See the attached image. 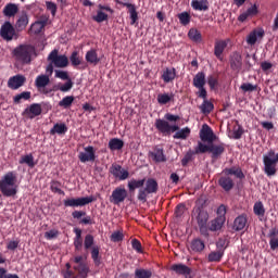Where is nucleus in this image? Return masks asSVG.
Masks as SVG:
<instances>
[{"label":"nucleus","instance_id":"nucleus-36","mask_svg":"<svg viewBox=\"0 0 278 278\" xmlns=\"http://www.w3.org/2000/svg\"><path fill=\"white\" fill-rule=\"evenodd\" d=\"M248 218L244 215H239L233 223L235 231H241L244 227H247Z\"/></svg>","mask_w":278,"mask_h":278},{"label":"nucleus","instance_id":"nucleus-32","mask_svg":"<svg viewBox=\"0 0 278 278\" xmlns=\"http://www.w3.org/2000/svg\"><path fill=\"white\" fill-rule=\"evenodd\" d=\"M18 13V5L14 3L5 4L3 8V15L7 17H14Z\"/></svg>","mask_w":278,"mask_h":278},{"label":"nucleus","instance_id":"nucleus-59","mask_svg":"<svg viewBox=\"0 0 278 278\" xmlns=\"http://www.w3.org/2000/svg\"><path fill=\"white\" fill-rule=\"evenodd\" d=\"M197 154L195 152L192 151H188L185 155L184 159L180 160V164L186 167L188 166V164L192 161V156Z\"/></svg>","mask_w":278,"mask_h":278},{"label":"nucleus","instance_id":"nucleus-48","mask_svg":"<svg viewBox=\"0 0 278 278\" xmlns=\"http://www.w3.org/2000/svg\"><path fill=\"white\" fill-rule=\"evenodd\" d=\"M70 61L72 63V66L78 67L81 64V62L84 61V59L81 56H79L78 51L75 50L72 52Z\"/></svg>","mask_w":278,"mask_h":278},{"label":"nucleus","instance_id":"nucleus-56","mask_svg":"<svg viewBox=\"0 0 278 278\" xmlns=\"http://www.w3.org/2000/svg\"><path fill=\"white\" fill-rule=\"evenodd\" d=\"M92 21L97 22L98 24H101L108 21V14L105 12L98 11L97 15L92 16Z\"/></svg>","mask_w":278,"mask_h":278},{"label":"nucleus","instance_id":"nucleus-43","mask_svg":"<svg viewBox=\"0 0 278 278\" xmlns=\"http://www.w3.org/2000/svg\"><path fill=\"white\" fill-rule=\"evenodd\" d=\"M253 212L258 217H265L266 210H265L264 203H262V201L255 202Z\"/></svg>","mask_w":278,"mask_h":278},{"label":"nucleus","instance_id":"nucleus-50","mask_svg":"<svg viewBox=\"0 0 278 278\" xmlns=\"http://www.w3.org/2000/svg\"><path fill=\"white\" fill-rule=\"evenodd\" d=\"M174 99V94L161 93L157 96V103L160 105H166Z\"/></svg>","mask_w":278,"mask_h":278},{"label":"nucleus","instance_id":"nucleus-52","mask_svg":"<svg viewBox=\"0 0 278 278\" xmlns=\"http://www.w3.org/2000/svg\"><path fill=\"white\" fill-rule=\"evenodd\" d=\"M62 184L58 180L50 181V190H52L53 193L62 194L64 195V191L61 190Z\"/></svg>","mask_w":278,"mask_h":278},{"label":"nucleus","instance_id":"nucleus-7","mask_svg":"<svg viewBox=\"0 0 278 278\" xmlns=\"http://www.w3.org/2000/svg\"><path fill=\"white\" fill-rule=\"evenodd\" d=\"M66 270L63 274V278H88L89 267L86 265V263H80V265H75L73 269L78 273L75 274L73 271L71 263L65 264Z\"/></svg>","mask_w":278,"mask_h":278},{"label":"nucleus","instance_id":"nucleus-24","mask_svg":"<svg viewBox=\"0 0 278 278\" xmlns=\"http://www.w3.org/2000/svg\"><path fill=\"white\" fill-rule=\"evenodd\" d=\"M269 238V247L271 251H278V228L273 227L267 236Z\"/></svg>","mask_w":278,"mask_h":278},{"label":"nucleus","instance_id":"nucleus-29","mask_svg":"<svg viewBox=\"0 0 278 278\" xmlns=\"http://www.w3.org/2000/svg\"><path fill=\"white\" fill-rule=\"evenodd\" d=\"M218 185L223 190L228 192L233 189L235 182L231 177L225 176L218 179Z\"/></svg>","mask_w":278,"mask_h":278},{"label":"nucleus","instance_id":"nucleus-46","mask_svg":"<svg viewBox=\"0 0 278 278\" xmlns=\"http://www.w3.org/2000/svg\"><path fill=\"white\" fill-rule=\"evenodd\" d=\"M225 174L226 175H235L238 179H241V180L244 179V177H245L240 167H238V168H236V167L226 168Z\"/></svg>","mask_w":278,"mask_h":278},{"label":"nucleus","instance_id":"nucleus-42","mask_svg":"<svg viewBox=\"0 0 278 278\" xmlns=\"http://www.w3.org/2000/svg\"><path fill=\"white\" fill-rule=\"evenodd\" d=\"M191 250L200 253L205 250V242L201 239H193L191 242Z\"/></svg>","mask_w":278,"mask_h":278},{"label":"nucleus","instance_id":"nucleus-22","mask_svg":"<svg viewBox=\"0 0 278 278\" xmlns=\"http://www.w3.org/2000/svg\"><path fill=\"white\" fill-rule=\"evenodd\" d=\"M265 36L264 29H254L250 35L247 36V43L251 47L255 46L257 40L263 39Z\"/></svg>","mask_w":278,"mask_h":278},{"label":"nucleus","instance_id":"nucleus-6","mask_svg":"<svg viewBox=\"0 0 278 278\" xmlns=\"http://www.w3.org/2000/svg\"><path fill=\"white\" fill-rule=\"evenodd\" d=\"M197 225L199 226L201 236L207 238L210 232H207V224L210 219L208 212L203 205L194 208Z\"/></svg>","mask_w":278,"mask_h":278},{"label":"nucleus","instance_id":"nucleus-19","mask_svg":"<svg viewBox=\"0 0 278 278\" xmlns=\"http://www.w3.org/2000/svg\"><path fill=\"white\" fill-rule=\"evenodd\" d=\"M28 118L34 119L42 114V106L40 103H31L30 106L23 112Z\"/></svg>","mask_w":278,"mask_h":278},{"label":"nucleus","instance_id":"nucleus-33","mask_svg":"<svg viewBox=\"0 0 278 278\" xmlns=\"http://www.w3.org/2000/svg\"><path fill=\"white\" fill-rule=\"evenodd\" d=\"M35 85L39 91L46 88L47 85H50V76L49 75H39L36 78Z\"/></svg>","mask_w":278,"mask_h":278},{"label":"nucleus","instance_id":"nucleus-14","mask_svg":"<svg viewBox=\"0 0 278 278\" xmlns=\"http://www.w3.org/2000/svg\"><path fill=\"white\" fill-rule=\"evenodd\" d=\"M110 174L113 175L119 181H124L129 178L128 169H123V167L118 164L111 165Z\"/></svg>","mask_w":278,"mask_h":278},{"label":"nucleus","instance_id":"nucleus-4","mask_svg":"<svg viewBox=\"0 0 278 278\" xmlns=\"http://www.w3.org/2000/svg\"><path fill=\"white\" fill-rule=\"evenodd\" d=\"M225 152L226 144L223 142L218 144L214 142H208V144H204L199 141V144L197 146V148H194L195 154L211 153L212 160H218Z\"/></svg>","mask_w":278,"mask_h":278},{"label":"nucleus","instance_id":"nucleus-39","mask_svg":"<svg viewBox=\"0 0 278 278\" xmlns=\"http://www.w3.org/2000/svg\"><path fill=\"white\" fill-rule=\"evenodd\" d=\"M124 147V141L118 138H113L109 140V149L111 152L119 151Z\"/></svg>","mask_w":278,"mask_h":278},{"label":"nucleus","instance_id":"nucleus-15","mask_svg":"<svg viewBox=\"0 0 278 278\" xmlns=\"http://www.w3.org/2000/svg\"><path fill=\"white\" fill-rule=\"evenodd\" d=\"M78 159L81 163L94 162L97 159L94 148L91 146L85 147L84 152L78 154Z\"/></svg>","mask_w":278,"mask_h":278},{"label":"nucleus","instance_id":"nucleus-47","mask_svg":"<svg viewBox=\"0 0 278 278\" xmlns=\"http://www.w3.org/2000/svg\"><path fill=\"white\" fill-rule=\"evenodd\" d=\"M177 17H178L179 24L184 26L189 25L191 22V15L189 12H180L178 13Z\"/></svg>","mask_w":278,"mask_h":278},{"label":"nucleus","instance_id":"nucleus-31","mask_svg":"<svg viewBox=\"0 0 278 278\" xmlns=\"http://www.w3.org/2000/svg\"><path fill=\"white\" fill-rule=\"evenodd\" d=\"M206 85V76L204 72H199L193 77V86L194 88H203Z\"/></svg>","mask_w":278,"mask_h":278},{"label":"nucleus","instance_id":"nucleus-21","mask_svg":"<svg viewBox=\"0 0 278 278\" xmlns=\"http://www.w3.org/2000/svg\"><path fill=\"white\" fill-rule=\"evenodd\" d=\"M26 83V78L23 75H15L9 79L8 86L12 90H17Z\"/></svg>","mask_w":278,"mask_h":278},{"label":"nucleus","instance_id":"nucleus-40","mask_svg":"<svg viewBox=\"0 0 278 278\" xmlns=\"http://www.w3.org/2000/svg\"><path fill=\"white\" fill-rule=\"evenodd\" d=\"M153 269L147 268H136L135 269V278H152Z\"/></svg>","mask_w":278,"mask_h":278},{"label":"nucleus","instance_id":"nucleus-55","mask_svg":"<svg viewBox=\"0 0 278 278\" xmlns=\"http://www.w3.org/2000/svg\"><path fill=\"white\" fill-rule=\"evenodd\" d=\"M229 243H230V241H228L226 238L218 239L216 242L217 251L225 252L226 249L228 248Z\"/></svg>","mask_w":278,"mask_h":278},{"label":"nucleus","instance_id":"nucleus-54","mask_svg":"<svg viewBox=\"0 0 278 278\" xmlns=\"http://www.w3.org/2000/svg\"><path fill=\"white\" fill-rule=\"evenodd\" d=\"M74 233V247H84V239H81V230L79 228H75Z\"/></svg>","mask_w":278,"mask_h":278},{"label":"nucleus","instance_id":"nucleus-62","mask_svg":"<svg viewBox=\"0 0 278 278\" xmlns=\"http://www.w3.org/2000/svg\"><path fill=\"white\" fill-rule=\"evenodd\" d=\"M54 73H55L56 78H60V79L65 80V81L72 80L70 75H68V72L56 70Z\"/></svg>","mask_w":278,"mask_h":278},{"label":"nucleus","instance_id":"nucleus-28","mask_svg":"<svg viewBox=\"0 0 278 278\" xmlns=\"http://www.w3.org/2000/svg\"><path fill=\"white\" fill-rule=\"evenodd\" d=\"M144 185H146V178H142V179L132 178L131 180H128L127 188H128V191L134 192L137 189L139 190L143 189L142 187H144Z\"/></svg>","mask_w":278,"mask_h":278},{"label":"nucleus","instance_id":"nucleus-37","mask_svg":"<svg viewBox=\"0 0 278 278\" xmlns=\"http://www.w3.org/2000/svg\"><path fill=\"white\" fill-rule=\"evenodd\" d=\"M191 7L195 11H207L208 10V1L207 0H192Z\"/></svg>","mask_w":278,"mask_h":278},{"label":"nucleus","instance_id":"nucleus-2","mask_svg":"<svg viewBox=\"0 0 278 278\" xmlns=\"http://www.w3.org/2000/svg\"><path fill=\"white\" fill-rule=\"evenodd\" d=\"M17 175L14 170L8 172L0 180V191L4 198H14L17 194Z\"/></svg>","mask_w":278,"mask_h":278},{"label":"nucleus","instance_id":"nucleus-64","mask_svg":"<svg viewBox=\"0 0 278 278\" xmlns=\"http://www.w3.org/2000/svg\"><path fill=\"white\" fill-rule=\"evenodd\" d=\"M131 247H132V250L136 251L137 253L139 254L142 253V245L138 239L131 240Z\"/></svg>","mask_w":278,"mask_h":278},{"label":"nucleus","instance_id":"nucleus-17","mask_svg":"<svg viewBox=\"0 0 278 278\" xmlns=\"http://www.w3.org/2000/svg\"><path fill=\"white\" fill-rule=\"evenodd\" d=\"M229 65L231 71L240 72L242 70L243 62H242V55L240 54V52L235 51L230 54Z\"/></svg>","mask_w":278,"mask_h":278},{"label":"nucleus","instance_id":"nucleus-16","mask_svg":"<svg viewBox=\"0 0 278 278\" xmlns=\"http://www.w3.org/2000/svg\"><path fill=\"white\" fill-rule=\"evenodd\" d=\"M231 40L230 39H226V40H217L214 42V56L217 58V60L223 61L224 60V52L228 46V43H230Z\"/></svg>","mask_w":278,"mask_h":278},{"label":"nucleus","instance_id":"nucleus-38","mask_svg":"<svg viewBox=\"0 0 278 278\" xmlns=\"http://www.w3.org/2000/svg\"><path fill=\"white\" fill-rule=\"evenodd\" d=\"M176 77V70L174 67L166 68L165 72L162 73V80L165 84L172 83Z\"/></svg>","mask_w":278,"mask_h":278},{"label":"nucleus","instance_id":"nucleus-10","mask_svg":"<svg viewBox=\"0 0 278 278\" xmlns=\"http://www.w3.org/2000/svg\"><path fill=\"white\" fill-rule=\"evenodd\" d=\"M0 37L7 42L18 39L16 28L10 23V21H5L1 26Z\"/></svg>","mask_w":278,"mask_h":278},{"label":"nucleus","instance_id":"nucleus-34","mask_svg":"<svg viewBox=\"0 0 278 278\" xmlns=\"http://www.w3.org/2000/svg\"><path fill=\"white\" fill-rule=\"evenodd\" d=\"M68 131V127L66 126V124H55L53 126V128L50 129L49 134L51 136H54V135H59V136H62V135H66V132Z\"/></svg>","mask_w":278,"mask_h":278},{"label":"nucleus","instance_id":"nucleus-49","mask_svg":"<svg viewBox=\"0 0 278 278\" xmlns=\"http://www.w3.org/2000/svg\"><path fill=\"white\" fill-rule=\"evenodd\" d=\"M202 114H211L214 110V103L203 100V103L200 106Z\"/></svg>","mask_w":278,"mask_h":278},{"label":"nucleus","instance_id":"nucleus-63","mask_svg":"<svg viewBox=\"0 0 278 278\" xmlns=\"http://www.w3.org/2000/svg\"><path fill=\"white\" fill-rule=\"evenodd\" d=\"M243 134H244V130H243L242 126L233 127V138L236 140L241 139Z\"/></svg>","mask_w":278,"mask_h":278},{"label":"nucleus","instance_id":"nucleus-18","mask_svg":"<svg viewBox=\"0 0 278 278\" xmlns=\"http://www.w3.org/2000/svg\"><path fill=\"white\" fill-rule=\"evenodd\" d=\"M225 222H226V216L217 215L216 218L212 219L207 224V233H208V231L216 232V231L222 230V228L225 225Z\"/></svg>","mask_w":278,"mask_h":278},{"label":"nucleus","instance_id":"nucleus-51","mask_svg":"<svg viewBox=\"0 0 278 278\" xmlns=\"http://www.w3.org/2000/svg\"><path fill=\"white\" fill-rule=\"evenodd\" d=\"M29 99H31V92L23 91L22 93L14 96L13 101L15 104H20L21 100H29Z\"/></svg>","mask_w":278,"mask_h":278},{"label":"nucleus","instance_id":"nucleus-30","mask_svg":"<svg viewBox=\"0 0 278 278\" xmlns=\"http://www.w3.org/2000/svg\"><path fill=\"white\" fill-rule=\"evenodd\" d=\"M118 3L127 8L128 13H130L131 25H136L138 21V12H137L136 5L131 3H124V2H118Z\"/></svg>","mask_w":278,"mask_h":278},{"label":"nucleus","instance_id":"nucleus-11","mask_svg":"<svg viewBox=\"0 0 278 278\" xmlns=\"http://www.w3.org/2000/svg\"><path fill=\"white\" fill-rule=\"evenodd\" d=\"M48 62H52L56 68H66L68 66V58L59 55V50H53L48 55Z\"/></svg>","mask_w":278,"mask_h":278},{"label":"nucleus","instance_id":"nucleus-53","mask_svg":"<svg viewBox=\"0 0 278 278\" xmlns=\"http://www.w3.org/2000/svg\"><path fill=\"white\" fill-rule=\"evenodd\" d=\"M94 244V237L92 235L85 236L84 239V249L85 251H89L93 248Z\"/></svg>","mask_w":278,"mask_h":278},{"label":"nucleus","instance_id":"nucleus-57","mask_svg":"<svg viewBox=\"0 0 278 278\" xmlns=\"http://www.w3.org/2000/svg\"><path fill=\"white\" fill-rule=\"evenodd\" d=\"M73 80H66L65 84L58 86L56 90L61 91V92H70L73 88Z\"/></svg>","mask_w":278,"mask_h":278},{"label":"nucleus","instance_id":"nucleus-9","mask_svg":"<svg viewBox=\"0 0 278 278\" xmlns=\"http://www.w3.org/2000/svg\"><path fill=\"white\" fill-rule=\"evenodd\" d=\"M97 201V198L94 195H89V197H80V198H71V199H65L63 200V205L65 207H81L89 205L93 202Z\"/></svg>","mask_w":278,"mask_h":278},{"label":"nucleus","instance_id":"nucleus-23","mask_svg":"<svg viewBox=\"0 0 278 278\" xmlns=\"http://www.w3.org/2000/svg\"><path fill=\"white\" fill-rule=\"evenodd\" d=\"M29 23L28 15L26 11H22L18 20L15 22V29L17 31H24Z\"/></svg>","mask_w":278,"mask_h":278},{"label":"nucleus","instance_id":"nucleus-61","mask_svg":"<svg viewBox=\"0 0 278 278\" xmlns=\"http://www.w3.org/2000/svg\"><path fill=\"white\" fill-rule=\"evenodd\" d=\"M241 90L243 92H254V91L257 90V86L252 85L250 83H244V84L241 85Z\"/></svg>","mask_w":278,"mask_h":278},{"label":"nucleus","instance_id":"nucleus-58","mask_svg":"<svg viewBox=\"0 0 278 278\" xmlns=\"http://www.w3.org/2000/svg\"><path fill=\"white\" fill-rule=\"evenodd\" d=\"M111 242H122L124 240V233L122 230H116L111 233L110 237Z\"/></svg>","mask_w":278,"mask_h":278},{"label":"nucleus","instance_id":"nucleus-45","mask_svg":"<svg viewBox=\"0 0 278 278\" xmlns=\"http://www.w3.org/2000/svg\"><path fill=\"white\" fill-rule=\"evenodd\" d=\"M20 164L21 165L26 164L29 168H34L36 166V163L34 162V155L33 154L23 155L20 159Z\"/></svg>","mask_w":278,"mask_h":278},{"label":"nucleus","instance_id":"nucleus-3","mask_svg":"<svg viewBox=\"0 0 278 278\" xmlns=\"http://www.w3.org/2000/svg\"><path fill=\"white\" fill-rule=\"evenodd\" d=\"M36 55V49L33 45H20L12 51V56L15 62L22 65H28L33 62V56Z\"/></svg>","mask_w":278,"mask_h":278},{"label":"nucleus","instance_id":"nucleus-8","mask_svg":"<svg viewBox=\"0 0 278 278\" xmlns=\"http://www.w3.org/2000/svg\"><path fill=\"white\" fill-rule=\"evenodd\" d=\"M144 188H140L137 193V200L142 203H147V198L149 194H155L159 190V184L154 178H149L144 181Z\"/></svg>","mask_w":278,"mask_h":278},{"label":"nucleus","instance_id":"nucleus-1","mask_svg":"<svg viewBox=\"0 0 278 278\" xmlns=\"http://www.w3.org/2000/svg\"><path fill=\"white\" fill-rule=\"evenodd\" d=\"M179 121V115L166 113L163 118H156V121H154V127H156L163 136H170L175 132L174 139L186 140L190 137L191 129L189 127L180 128L179 125L176 124Z\"/></svg>","mask_w":278,"mask_h":278},{"label":"nucleus","instance_id":"nucleus-41","mask_svg":"<svg viewBox=\"0 0 278 278\" xmlns=\"http://www.w3.org/2000/svg\"><path fill=\"white\" fill-rule=\"evenodd\" d=\"M188 38L189 40H192L193 42H201L202 41V35L198 28H191L188 30Z\"/></svg>","mask_w":278,"mask_h":278},{"label":"nucleus","instance_id":"nucleus-12","mask_svg":"<svg viewBox=\"0 0 278 278\" xmlns=\"http://www.w3.org/2000/svg\"><path fill=\"white\" fill-rule=\"evenodd\" d=\"M128 197V191L125 188L117 187L114 189L113 193L110 195V203H113L114 205H118L119 203H123L125 199Z\"/></svg>","mask_w":278,"mask_h":278},{"label":"nucleus","instance_id":"nucleus-13","mask_svg":"<svg viewBox=\"0 0 278 278\" xmlns=\"http://www.w3.org/2000/svg\"><path fill=\"white\" fill-rule=\"evenodd\" d=\"M217 136L214 134L213 129L204 124L200 130V139L202 142L213 143Z\"/></svg>","mask_w":278,"mask_h":278},{"label":"nucleus","instance_id":"nucleus-5","mask_svg":"<svg viewBox=\"0 0 278 278\" xmlns=\"http://www.w3.org/2000/svg\"><path fill=\"white\" fill-rule=\"evenodd\" d=\"M278 153L270 149L267 154L263 155L264 174L273 177L277 174Z\"/></svg>","mask_w":278,"mask_h":278},{"label":"nucleus","instance_id":"nucleus-20","mask_svg":"<svg viewBox=\"0 0 278 278\" xmlns=\"http://www.w3.org/2000/svg\"><path fill=\"white\" fill-rule=\"evenodd\" d=\"M170 271H174L178 276H188L191 275L192 269L189 266H186L182 263L174 264L169 267Z\"/></svg>","mask_w":278,"mask_h":278},{"label":"nucleus","instance_id":"nucleus-27","mask_svg":"<svg viewBox=\"0 0 278 278\" xmlns=\"http://www.w3.org/2000/svg\"><path fill=\"white\" fill-rule=\"evenodd\" d=\"M149 156L153 160L154 163L166 162V156H165L164 150L162 148L154 149L153 152L149 153Z\"/></svg>","mask_w":278,"mask_h":278},{"label":"nucleus","instance_id":"nucleus-44","mask_svg":"<svg viewBox=\"0 0 278 278\" xmlns=\"http://www.w3.org/2000/svg\"><path fill=\"white\" fill-rule=\"evenodd\" d=\"M73 102H75L74 96H65L62 99V101H59L58 105H59V108L70 109L72 106Z\"/></svg>","mask_w":278,"mask_h":278},{"label":"nucleus","instance_id":"nucleus-60","mask_svg":"<svg viewBox=\"0 0 278 278\" xmlns=\"http://www.w3.org/2000/svg\"><path fill=\"white\" fill-rule=\"evenodd\" d=\"M43 28H45V23L43 22H36L30 27L31 31L35 33V35L41 34Z\"/></svg>","mask_w":278,"mask_h":278},{"label":"nucleus","instance_id":"nucleus-25","mask_svg":"<svg viewBox=\"0 0 278 278\" xmlns=\"http://www.w3.org/2000/svg\"><path fill=\"white\" fill-rule=\"evenodd\" d=\"M91 260L93 262V265L99 267L102 264V256H101V247L93 245L90 249Z\"/></svg>","mask_w":278,"mask_h":278},{"label":"nucleus","instance_id":"nucleus-35","mask_svg":"<svg viewBox=\"0 0 278 278\" xmlns=\"http://www.w3.org/2000/svg\"><path fill=\"white\" fill-rule=\"evenodd\" d=\"M225 255V252L223 250H216L208 253L207 261L208 263H220L223 257Z\"/></svg>","mask_w":278,"mask_h":278},{"label":"nucleus","instance_id":"nucleus-26","mask_svg":"<svg viewBox=\"0 0 278 278\" xmlns=\"http://www.w3.org/2000/svg\"><path fill=\"white\" fill-rule=\"evenodd\" d=\"M85 61L90 65L97 66L101 62V58L98 56L96 49H91L87 51V54H85Z\"/></svg>","mask_w":278,"mask_h":278}]
</instances>
